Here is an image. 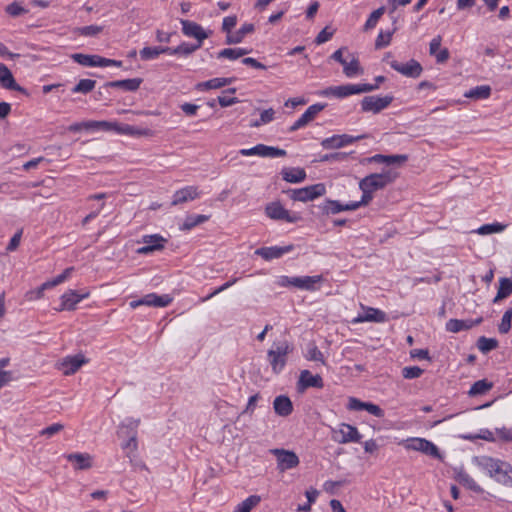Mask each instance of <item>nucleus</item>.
Segmentation results:
<instances>
[{
	"label": "nucleus",
	"mask_w": 512,
	"mask_h": 512,
	"mask_svg": "<svg viewBox=\"0 0 512 512\" xmlns=\"http://www.w3.org/2000/svg\"><path fill=\"white\" fill-rule=\"evenodd\" d=\"M294 346L287 340L274 342L271 349L267 352L268 361L275 374H279L287 363V356L292 353Z\"/></svg>",
	"instance_id": "1"
},
{
	"label": "nucleus",
	"mask_w": 512,
	"mask_h": 512,
	"mask_svg": "<svg viewBox=\"0 0 512 512\" xmlns=\"http://www.w3.org/2000/svg\"><path fill=\"white\" fill-rule=\"evenodd\" d=\"M397 176L398 174L392 170H385L381 173H372L361 179L359 186H364L365 188L375 192L384 189L389 184H392Z\"/></svg>",
	"instance_id": "2"
},
{
	"label": "nucleus",
	"mask_w": 512,
	"mask_h": 512,
	"mask_svg": "<svg viewBox=\"0 0 512 512\" xmlns=\"http://www.w3.org/2000/svg\"><path fill=\"white\" fill-rule=\"evenodd\" d=\"M286 193L294 201L307 202L324 195L326 187L323 183H317L299 189H289Z\"/></svg>",
	"instance_id": "3"
},
{
	"label": "nucleus",
	"mask_w": 512,
	"mask_h": 512,
	"mask_svg": "<svg viewBox=\"0 0 512 512\" xmlns=\"http://www.w3.org/2000/svg\"><path fill=\"white\" fill-rule=\"evenodd\" d=\"M266 215L277 221H286L288 223H296L301 220V216L298 213L291 214L279 201H274L266 205Z\"/></svg>",
	"instance_id": "4"
},
{
	"label": "nucleus",
	"mask_w": 512,
	"mask_h": 512,
	"mask_svg": "<svg viewBox=\"0 0 512 512\" xmlns=\"http://www.w3.org/2000/svg\"><path fill=\"white\" fill-rule=\"evenodd\" d=\"M140 420L130 419L129 422L125 425H122L118 434L121 436L123 434L128 436V440L125 444L122 445V448L127 450V457L132 460L135 456L134 452L137 450V432L136 428L139 425Z\"/></svg>",
	"instance_id": "5"
},
{
	"label": "nucleus",
	"mask_w": 512,
	"mask_h": 512,
	"mask_svg": "<svg viewBox=\"0 0 512 512\" xmlns=\"http://www.w3.org/2000/svg\"><path fill=\"white\" fill-rule=\"evenodd\" d=\"M394 100L392 95L380 96H365L361 100V111L372 112L374 114L380 113L387 108Z\"/></svg>",
	"instance_id": "6"
},
{
	"label": "nucleus",
	"mask_w": 512,
	"mask_h": 512,
	"mask_svg": "<svg viewBox=\"0 0 512 512\" xmlns=\"http://www.w3.org/2000/svg\"><path fill=\"white\" fill-rule=\"evenodd\" d=\"M367 137L368 135L366 134L358 136H351L348 134H336L331 137L323 139L321 141V146L326 150L339 149Z\"/></svg>",
	"instance_id": "7"
},
{
	"label": "nucleus",
	"mask_w": 512,
	"mask_h": 512,
	"mask_svg": "<svg viewBox=\"0 0 512 512\" xmlns=\"http://www.w3.org/2000/svg\"><path fill=\"white\" fill-rule=\"evenodd\" d=\"M239 153L242 156H260V157H285L287 155L286 150L268 146L265 144H257L256 146L248 149H241Z\"/></svg>",
	"instance_id": "8"
},
{
	"label": "nucleus",
	"mask_w": 512,
	"mask_h": 512,
	"mask_svg": "<svg viewBox=\"0 0 512 512\" xmlns=\"http://www.w3.org/2000/svg\"><path fill=\"white\" fill-rule=\"evenodd\" d=\"M405 447L409 450L419 451L434 458H441L438 447L424 438H411L406 441Z\"/></svg>",
	"instance_id": "9"
},
{
	"label": "nucleus",
	"mask_w": 512,
	"mask_h": 512,
	"mask_svg": "<svg viewBox=\"0 0 512 512\" xmlns=\"http://www.w3.org/2000/svg\"><path fill=\"white\" fill-rule=\"evenodd\" d=\"M333 434V439L340 444L359 442L362 438L358 429L347 423H341L338 430L333 431Z\"/></svg>",
	"instance_id": "10"
},
{
	"label": "nucleus",
	"mask_w": 512,
	"mask_h": 512,
	"mask_svg": "<svg viewBox=\"0 0 512 512\" xmlns=\"http://www.w3.org/2000/svg\"><path fill=\"white\" fill-rule=\"evenodd\" d=\"M390 66L398 73L409 78H418L423 72L422 65L415 59H410L406 63H400L393 60L390 62Z\"/></svg>",
	"instance_id": "11"
},
{
	"label": "nucleus",
	"mask_w": 512,
	"mask_h": 512,
	"mask_svg": "<svg viewBox=\"0 0 512 512\" xmlns=\"http://www.w3.org/2000/svg\"><path fill=\"white\" fill-rule=\"evenodd\" d=\"M181 25L182 33L187 37L195 38L197 40L196 44H200V46H202L203 41L212 33V31L206 32L200 24L194 21L182 19Z\"/></svg>",
	"instance_id": "12"
},
{
	"label": "nucleus",
	"mask_w": 512,
	"mask_h": 512,
	"mask_svg": "<svg viewBox=\"0 0 512 512\" xmlns=\"http://www.w3.org/2000/svg\"><path fill=\"white\" fill-rule=\"evenodd\" d=\"M172 297L168 294L157 295L150 293L142 297L141 299L130 302L132 308H136L140 305L154 306V307H166L172 302Z\"/></svg>",
	"instance_id": "13"
},
{
	"label": "nucleus",
	"mask_w": 512,
	"mask_h": 512,
	"mask_svg": "<svg viewBox=\"0 0 512 512\" xmlns=\"http://www.w3.org/2000/svg\"><path fill=\"white\" fill-rule=\"evenodd\" d=\"M271 452L277 458L278 469L280 471L295 468L299 464V458L293 451L285 449H273Z\"/></svg>",
	"instance_id": "14"
},
{
	"label": "nucleus",
	"mask_w": 512,
	"mask_h": 512,
	"mask_svg": "<svg viewBox=\"0 0 512 512\" xmlns=\"http://www.w3.org/2000/svg\"><path fill=\"white\" fill-rule=\"evenodd\" d=\"M326 107V104L316 103L307 108V110L301 115V117L294 122L288 129V132H295L300 128L305 127L311 122L316 115Z\"/></svg>",
	"instance_id": "15"
},
{
	"label": "nucleus",
	"mask_w": 512,
	"mask_h": 512,
	"mask_svg": "<svg viewBox=\"0 0 512 512\" xmlns=\"http://www.w3.org/2000/svg\"><path fill=\"white\" fill-rule=\"evenodd\" d=\"M310 387L318 389L323 388V379L319 374L313 375L309 370H303L301 371L297 382V389L299 392H303Z\"/></svg>",
	"instance_id": "16"
},
{
	"label": "nucleus",
	"mask_w": 512,
	"mask_h": 512,
	"mask_svg": "<svg viewBox=\"0 0 512 512\" xmlns=\"http://www.w3.org/2000/svg\"><path fill=\"white\" fill-rule=\"evenodd\" d=\"M87 363V359L82 354L67 356L58 363V368L62 370L64 375H72L79 368Z\"/></svg>",
	"instance_id": "17"
},
{
	"label": "nucleus",
	"mask_w": 512,
	"mask_h": 512,
	"mask_svg": "<svg viewBox=\"0 0 512 512\" xmlns=\"http://www.w3.org/2000/svg\"><path fill=\"white\" fill-rule=\"evenodd\" d=\"M0 84L4 89L17 91L24 95H29L24 87L17 84L13 77L12 72L3 63H0Z\"/></svg>",
	"instance_id": "18"
},
{
	"label": "nucleus",
	"mask_w": 512,
	"mask_h": 512,
	"mask_svg": "<svg viewBox=\"0 0 512 512\" xmlns=\"http://www.w3.org/2000/svg\"><path fill=\"white\" fill-rule=\"evenodd\" d=\"M318 209L324 215L337 214L342 211H354L355 205L352 203L341 204L339 201L326 199L323 203L318 205Z\"/></svg>",
	"instance_id": "19"
},
{
	"label": "nucleus",
	"mask_w": 512,
	"mask_h": 512,
	"mask_svg": "<svg viewBox=\"0 0 512 512\" xmlns=\"http://www.w3.org/2000/svg\"><path fill=\"white\" fill-rule=\"evenodd\" d=\"M294 249L292 244L286 245L283 247L271 246V247H261L255 251V254L261 256L263 259L269 261L272 259L280 258L285 253L291 252Z\"/></svg>",
	"instance_id": "20"
},
{
	"label": "nucleus",
	"mask_w": 512,
	"mask_h": 512,
	"mask_svg": "<svg viewBox=\"0 0 512 512\" xmlns=\"http://www.w3.org/2000/svg\"><path fill=\"white\" fill-rule=\"evenodd\" d=\"M165 242L166 240L158 234L145 235L143 237V243L145 245L138 249V253L149 254L153 251L161 250L164 248Z\"/></svg>",
	"instance_id": "21"
},
{
	"label": "nucleus",
	"mask_w": 512,
	"mask_h": 512,
	"mask_svg": "<svg viewBox=\"0 0 512 512\" xmlns=\"http://www.w3.org/2000/svg\"><path fill=\"white\" fill-rule=\"evenodd\" d=\"M143 82L142 78H132V79H123V80H115L107 82L103 85V89L108 88H119L125 91L134 92L139 89L141 83Z\"/></svg>",
	"instance_id": "22"
},
{
	"label": "nucleus",
	"mask_w": 512,
	"mask_h": 512,
	"mask_svg": "<svg viewBox=\"0 0 512 512\" xmlns=\"http://www.w3.org/2000/svg\"><path fill=\"white\" fill-rule=\"evenodd\" d=\"M483 321L482 317L475 320H459L450 319L446 323V330L452 333H458L463 330H468L474 326L479 325Z\"/></svg>",
	"instance_id": "23"
},
{
	"label": "nucleus",
	"mask_w": 512,
	"mask_h": 512,
	"mask_svg": "<svg viewBox=\"0 0 512 512\" xmlns=\"http://www.w3.org/2000/svg\"><path fill=\"white\" fill-rule=\"evenodd\" d=\"M89 294H78L76 291L70 290L67 293L63 294L61 297V306L58 308V311L62 310H74L75 306L84 298H86Z\"/></svg>",
	"instance_id": "24"
},
{
	"label": "nucleus",
	"mask_w": 512,
	"mask_h": 512,
	"mask_svg": "<svg viewBox=\"0 0 512 512\" xmlns=\"http://www.w3.org/2000/svg\"><path fill=\"white\" fill-rule=\"evenodd\" d=\"M323 281L322 275L294 277L293 286L302 290L315 291L316 284Z\"/></svg>",
	"instance_id": "25"
},
{
	"label": "nucleus",
	"mask_w": 512,
	"mask_h": 512,
	"mask_svg": "<svg viewBox=\"0 0 512 512\" xmlns=\"http://www.w3.org/2000/svg\"><path fill=\"white\" fill-rule=\"evenodd\" d=\"M512 472V466L508 462L502 461L490 477L494 478L498 483L504 486H512V477L509 475Z\"/></svg>",
	"instance_id": "26"
},
{
	"label": "nucleus",
	"mask_w": 512,
	"mask_h": 512,
	"mask_svg": "<svg viewBox=\"0 0 512 512\" xmlns=\"http://www.w3.org/2000/svg\"><path fill=\"white\" fill-rule=\"evenodd\" d=\"M199 196L197 187L187 186L180 190H177L173 195L171 205L176 206L178 204L185 203L189 200H194Z\"/></svg>",
	"instance_id": "27"
},
{
	"label": "nucleus",
	"mask_w": 512,
	"mask_h": 512,
	"mask_svg": "<svg viewBox=\"0 0 512 512\" xmlns=\"http://www.w3.org/2000/svg\"><path fill=\"white\" fill-rule=\"evenodd\" d=\"M353 94H356L354 84L330 86L321 91V95L323 96H334L336 98H345Z\"/></svg>",
	"instance_id": "28"
},
{
	"label": "nucleus",
	"mask_w": 512,
	"mask_h": 512,
	"mask_svg": "<svg viewBox=\"0 0 512 512\" xmlns=\"http://www.w3.org/2000/svg\"><path fill=\"white\" fill-rule=\"evenodd\" d=\"M273 408L275 413L281 417H287L293 412V404L285 395H279L274 399Z\"/></svg>",
	"instance_id": "29"
},
{
	"label": "nucleus",
	"mask_w": 512,
	"mask_h": 512,
	"mask_svg": "<svg viewBox=\"0 0 512 512\" xmlns=\"http://www.w3.org/2000/svg\"><path fill=\"white\" fill-rule=\"evenodd\" d=\"M255 31V25L252 23L243 24L235 33L226 35L225 43L228 45L239 44L243 41L247 34Z\"/></svg>",
	"instance_id": "30"
},
{
	"label": "nucleus",
	"mask_w": 512,
	"mask_h": 512,
	"mask_svg": "<svg viewBox=\"0 0 512 512\" xmlns=\"http://www.w3.org/2000/svg\"><path fill=\"white\" fill-rule=\"evenodd\" d=\"M455 479L461 485L475 493H483V489L475 482V480L464 470L459 469L455 472Z\"/></svg>",
	"instance_id": "31"
},
{
	"label": "nucleus",
	"mask_w": 512,
	"mask_h": 512,
	"mask_svg": "<svg viewBox=\"0 0 512 512\" xmlns=\"http://www.w3.org/2000/svg\"><path fill=\"white\" fill-rule=\"evenodd\" d=\"M66 459L78 470H86L92 466V458L88 453H71L66 455Z\"/></svg>",
	"instance_id": "32"
},
{
	"label": "nucleus",
	"mask_w": 512,
	"mask_h": 512,
	"mask_svg": "<svg viewBox=\"0 0 512 512\" xmlns=\"http://www.w3.org/2000/svg\"><path fill=\"white\" fill-rule=\"evenodd\" d=\"M282 179L289 183H301L307 175L303 168H283L281 170Z\"/></svg>",
	"instance_id": "33"
},
{
	"label": "nucleus",
	"mask_w": 512,
	"mask_h": 512,
	"mask_svg": "<svg viewBox=\"0 0 512 512\" xmlns=\"http://www.w3.org/2000/svg\"><path fill=\"white\" fill-rule=\"evenodd\" d=\"M74 62L85 67H101L102 56L75 53L71 55Z\"/></svg>",
	"instance_id": "34"
},
{
	"label": "nucleus",
	"mask_w": 512,
	"mask_h": 512,
	"mask_svg": "<svg viewBox=\"0 0 512 512\" xmlns=\"http://www.w3.org/2000/svg\"><path fill=\"white\" fill-rule=\"evenodd\" d=\"M234 81H235L234 77H230V78H222V77L213 78V79H210L208 81L201 82V83L197 84V89H199V90L218 89V88H222V87H224L226 85H229V84L233 83Z\"/></svg>",
	"instance_id": "35"
},
{
	"label": "nucleus",
	"mask_w": 512,
	"mask_h": 512,
	"mask_svg": "<svg viewBox=\"0 0 512 512\" xmlns=\"http://www.w3.org/2000/svg\"><path fill=\"white\" fill-rule=\"evenodd\" d=\"M512 294V280L510 278L502 277L499 280V288L493 303H497L502 299L509 297Z\"/></svg>",
	"instance_id": "36"
},
{
	"label": "nucleus",
	"mask_w": 512,
	"mask_h": 512,
	"mask_svg": "<svg viewBox=\"0 0 512 512\" xmlns=\"http://www.w3.org/2000/svg\"><path fill=\"white\" fill-rule=\"evenodd\" d=\"M475 462L479 467L486 470L490 476L493 474L494 471H497V467L500 465L502 461L499 459H494L492 457L482 456L475 457Z\"/></svg>",
	"instance_id": "37"
},
{
	"label": "nucleus",
	"mask_w": 512,
	"mask_h": 512,
	"mask_svg": "<svg viewBox=\"0 0 512 512\" xmlns=\"http://www.w3.org/2000/svg\"><path fill=\"white\" fill-rule=\"evenodd\" d=\"M83 128L86 130L116 131L117 123L109 121H87L83 122Z\"/></svg>",
	"instance_id": "38"
},
{
	"label": "nucleus",
	"mask_w": 512,
	"mask_h": 512,
	"mask_svg": "<svg viewBox=\"0 0 512 512\" xmlns=\"http://www.w3.org/2000/svg\"><path fill=\"white\" fill-rule=\"evenodd\" d=\"M210 216L208 215H188L186 216L183 224L181 225L180 229L182 231L191 230L195 226L202 224L206 221H208Z\"/></svg>",
	"instance_id": "39"
},
{
	"label": "nucleus",
	"mask_w": 512,
	"mask_h": 512,
	"mask_svg": "<svg viewBox=\"0 0 512 512\" xmlns=\"http://www.w3.org/2000/svg\"><path fill=\"white\" fill-rule=\"evenodd\" d=\"M343 73L350 78L363 74V68L360 66V62L357 57L352 56L350 62L346 61V64L343 65Z\"/></svg>",
	"instance_id": "40"
},
{
	"label": "nucleus",
	"mask_w": 512,
	"mask_h": 512,
	"mask_svg": "<svg viewBox=\"0 0 512 512\" xmlns=\"http://www.w3.org/2000/svg\"><path fill=\"white\" fill-rule=\"evenodd\" d=\"M491 95V87L488 85L476 86L465 93V97L472 99H487Z\"/></svg>",
	"instance_id": "41"
},
{
	"label": "nucleus",
	"mask_w": 512,
	"mask_h": 512,
	"mask_svg": "<svg viewBox=\"0 0 512 512\" xmlns=\"http://www.w3.org/2000/svg\"><path fill=\"white\" fill-rule=\"evenodd\" d=\"M498 345L499 342L495 338H487L485 336H481L477 340V347L484 354H487L490 351L496 349Z\"/></svg>",
	"instance_id": "42"
},
{
	"label": "nucleus",
	"mask_w": 512,
	"mask_h": 512,
	"mask_svg": "<svg viewBox=\"0 0 512 512\" xmlns=\"http://www.w3.org/2000/svg\"><path fill=\"white\" fill-rule=\"evenodd\" d=\"M493 384L486 379L476 381L469 390L470 396L483 395L492 388Z\"/></svg>",
	"instance_id": "43"
},
{
	"label": "nucleus",
	"mask_w": 512,
	"mask_h": 512,
	"mask_svg": "<svg viewBox=\"0 0 512 512\" xmlns=\"http://www.w3.org/2000/svg\"><path fill=\"white\" fill-rule=\"evenodd\" d=\"M260 501H261L260 496L251 495L248 498H246L244 501H242L240 504H238L235 512H251V510L260 503Z\"/></svg>",
	"instance_id": "44"
},
{
	"label": "nucleus",
	"mask_w": 512,
	"mask_h": 512,
	"mask_svg": "<svg viewBox=\"0 0 512 512\" xmlns=\"http://www.w3.org/2000/svg\"><path fill=\"white\" fill-rule=\"evenodd\" d=\"M305 358L309 361L321 362L323 365H326L323 353L318 349V347L314 343L308 345Z\"/></svg>",
	"instance_id": "45"
},
{
	"label": "nucleus",
	"mask_w": 512,
	"mask_h": 512,
	"mask_svg": "<svg viewBox=\"0 0 512 512\" xmlns=\"http://www.w3.org/2000/svg\"><path fill=\"white\" fill-rule=\"evenodd\" d=\"M116 131L120 134H126V135H131V136H135V135L141 136V135L149 134L148 129H139L132 125H128V124L119 125L118 123H117Z\"/></svg>",
	"instance_id": "46"
},
{
	"label": "nucleus",
	"mask_w": 512,
	"mask_h": 512,
	"mask_svg": "<svg viewBox=\"0 0 512 512\" xmlns=\"http://www.w3.org/2000/svg\"><path fill=\"white\" fill-rule=\"evenodd\" d=\"M96 86V81L92 79H81L73 88L72 93L87 94Z\"/></svg>",
	"instance_id": "47"
},
{
	"label": "nucleus",
	"mask_w": 512,
	"mask_h": 512,
	"mask_svg": "<svg viewBox=\"0 0 512 512\" xmlns=\"http://www.w3.org/2000/svg\"><path fill=\"white\" fill-rule=\"evenodd\" d=\"M103 31V26L98 25H89L84 27H77L74 29V33L85 36V37H93L98 35Z\"/></svg>",
	"instance_id": "48"
},
{
	"label": "nucleus",
	"mask_w": 512,
	"mask_h": 512,
	"mask_svg": "<svg viewBox=\"0 0 512 512\" xmlns=\"http://www.w3.org/2000/svg\"><path fill=\"white\" fill-rule=\"evenodd\" d=\"M511 320H512V307L507 309L502 316L501 323L498 326V330L501 334H506L510 331Z\"/></svg>",
	"instance_id": "49"
},
{
	"label": "nucleus",
	"mask_w": 512,
	"mask_h": 512,
	"mask_svg": "<svg viewBox=\"0 0 512 512\" xmlns=\"http://www.w3.org/2000/svg\"><path fill=\"white\" fill-rule=\"evenodd\" d=\"M360 190L362 191V197L360 201L351 202L352 205H355V210H357L361 206L368 205L372 199H373V191L369 190L368 188H365L364 186H359Z\"/></svg>",
	"instance_id": "50"
},
{
	"label": "nucleus",
	"mask_w": 512,
	"mask_h": 512,
	"mask_svg": "<svg viewBox=\"0 0 512 512\" xmlns=\"http://www.w3.org/2000/svg\"><path fill=\"white\" fill-rule=\"evenodd\" d=\"M274 115H275V111H274L273 108L266 109V110H264L261 113L260 119L255 120L254 122H252L251 126L252 127H259V126H261L263 124L270 123L271 121H273Z\"/></svg>",
	"instance_id": "51"
},
{
	"label": "nucleus",
	"mask_w": 512,
	"mask_h": 512,
	"mask_svg": "<svg viewBox=\"0 0 512 512\" xmlns=\"http://www.w3.org/2000/svg\"><path fill=\"white\" fill-rule=\"evenodd\" d=\"M385 12V8L384 7H380L378 9H376L375 11H373L369 18L367 19L365 25H364V30H370L372 28H374L379 20V18L384 14Z\"/></svg>",
	"instance_id": "52"
},
{
	"label": "nucleus",
	"mask_w": 512,
	"mask_h": 512,
	"mask_svg": "<svg viewBox=\"0 0 512 512\" xmlns=\"http://www.w3.org/2000/svg\"><path fill=\"white\" fill-rule=\"evenodd\" d=\"M140 57L144 61L156 59L160 55V46L144 47L140 50Z\"/></svg>",
	"instance_id": "53"
},
{
	"label": "nucleus",
	"mask_w": 512,
	"mask_h": 512,
	"mask_svg": "<svg viewBox=\"0 0 512 512\" xmlns=\"http://www.w3.org/2000/svg\"><path fill=\"white\" fill-rule=\"evenodd\" d=\"M385 313L376 308H369L364 316L365 321L383 322L385 320Z\"/></svg>",
	"instance_id": "54"
},
{
	"label": "nucleus",
	"mask_w": 512,
	"mask_h": 512,
	"mask_svg": "<svg viewBox=\"0 0 512 512\" xmlns=\"http://www.w3.org/2000/svg\"><path fill=\"white\" fill-rule=\"evenodd\" d=\"M503 226L499 223L494 224H484L480 226L476 232L480 235H489L497 232H501L503 230Z\"/></svg>",
	"instance_id": "55"
},
{
	"label": "nucleus",
	"mask_w": 512,
	"mask_h": 512,
	"mask_svg": "<svg viewBox=\"0 0 512 512\" xmlns=\"http://www.w3.org/2000/svg\"><path fill=\"white\" fill-rule=\"evenodd\" d=\"M199 48H201L200 44H188L183 42L176 47L177 55L189 56Z\"/></svg>",
	"instance_id": "56"
},
{
	"label": "nucleus",
	"mask_w": 512,
	"mask_h": 512,
	"mask_svg": "<svg viewBox=\"0 0 512 512\" xmlns=\"http://www.w3.org/2000/svg\"><path fill=\"white\" fill-rule=\"evenodd\" d=\"M423 372V369L418 366H407L402 369V376L405 379H415L419 378Z\"/></svg>",
	"instance_id": "57"
},
{
	"label": "nucleus",
	"mask_w": 512,
	"mask_h": 512,
	"mask_svg": "<svg viewBox=\"0 0 512 512\" xmlns=\"http://www.w3.org/2000/svg\"><path fill=\"white\" fill-rule=\"evenodd\" d=\"M5 11L12 17H17L28 12L27 9L22 7L18 2L14 1L9 4Z\"/></svg>",
	"instance_id": "58"
},
{
	"label": "nucleus",
	"mask_w": 512,
	"mask_h": 512,
	"mask_svg": "<svg viewBox=\"0 0 512 512\" xmlns=\"http://www.w3.org/2000/svg\"><path fill=\"white\" fill-rule=\"evenodd\" d=\"M347 157H348V153L334 152V153L325 154V155L321 156L319 161L320 162H330V161L340 162V161H344Z\"/></svg>",
	"instance_id": "59"
},
{
	"label": "nucleus",
	"mask_w": 512,
	"mask_h": 512,
	"mask_svg": "<svg viewBox=\"0 0 512 512\" xmlns=\"http://www.w3.org/2000/svg\"><path fill=\"white\" fill-rule=\"evenodd\" d=\"M392 34L393 32L384 33L383 31H381L375 41L376 49L388 46L390 44Z\"/></svg>",
	"instance_id": "60"
},
{
	"label": "nucleus",
	"mask_w": 512,
	"mask_h": 512,
	"mask_svg": "<svg viewBox=\"0 0 512 512\" xmlns=\"http://www.w3.org/2000/svg\"><path fill=\"white\" fill-rule=\"evenodd\" d=\"M385 164L390 165H401L408 160V155L406 154H398V155H385Z\"/></svg>",
	"instance_id": "61"
},
{
	"label": "nucleus",
	"mask_w": 512,
	"mask_h": 512,
	"mask_svg": "<svg viewBox=\"0 0 512 512\" xmlns=\"http://www.w3.org/2000/svg\"><path fill=\"white\" fill-rule=\"evenodd\" d=\"M237 24V16L236 15H232V16H227L223 19V22H222V31L227 33V35H229L230 33H232V29L236 26Z\"/></svg>",
	"instance_id": "62"
},
{
	"label": "nucleus",
	"mask_w": 512,
	"mask_h": 512,
	"mask_svg": "<svg viewBox=\"0 0 512 512\" xmlns=\"http://www.w3.org/2000/svg\"><path fill=\"white\" fill-rule=\"evenodd\" d=\"M72 270V267L66 268L60 275L56 276L51 281H47V284L49 285L50 288L61 284L69 277Z\"/></svg>",
	"instance_id": "63"
},
{
	"label": "nucleus",
	"mask_w": 512,
	"mask_h": 512,
	"mask_svg": "<svg viewBox=\"0 0 512 512\" xmlns=\"http://www.w3.org/2000/svg\"><path fill=\"white\" fill-rule=\"evenodd\" d=\"M64 429V425L60 423H54L40 431V435L51 437Z\"/></svg>",
	"instance_id": "64"
}]
</instances>
